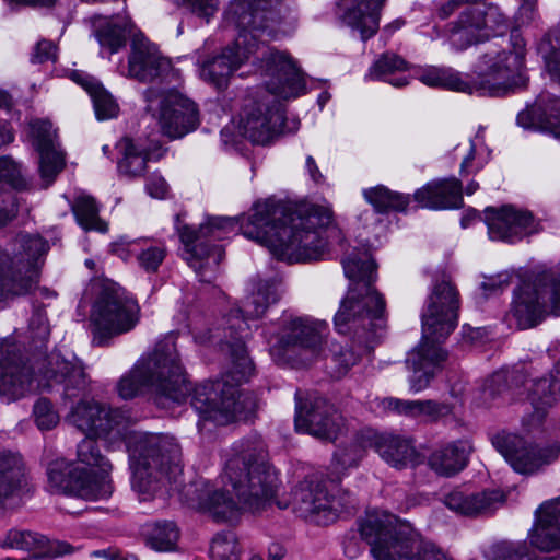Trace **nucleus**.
<instances>
[{
	"instance_id": "f257e3e1",
	"label": "nucleus",
	"mask_w": 560,
	"mask_h": 560,
	"mask_svg": "<svg viewBox=\"0 0 560 560\" xmlns=\"http://www.w3.org/2000/svg\"><path fill=\"white\" fill-rule=\"evenodd\" d=\"M231 13L238 28L235 42L220 55L201 62L200 78L217 89H224L232 73L253 57L254 65L260 63L265 85L272 93L284 98L301 95L305 89L302 71L288 55L267 45L278 32L277 13L270 0H233Z\"/></svg>"
},
{
	"instance_id": "f03ea898",
	"label": "nucleus",
	"mask_w": 560,
	"mask_h": 560,
	"mask_svg": "<svg viewBox=\"0 0 560 560\" xmlns=\"http://www.w3.org/2000/svg\"><path fill=\"white\" fill-rule=\"evenodd\" d=\"M245 318L231 317L233 320L226 327L209 331V341L229 355L230 365L220 380L194 388L190 404L200 417V429L206 422L225 425L236 419H248L257 409L255 395L238 388L255 373L244 342L249 330Z\"/></svg>"
},
{
	"instance_id": "7ed1b4c3",
	"label": "nucleus",
	"mask_w": 560,
	"mask_h": 560,
	"mask_svg": "<svg viewBox=\"0 0 560 560\" xmlns=\"http://www.w3.org/2000/svg\"><path fill=\"white\" fill-rule=\"evenodd\" d=\"M331 219V211L325 207L292 208L270 199L255 203L248 218L256 229L255 237L289 262L322 258L327 246L323 233Z\"/></svg>"
},
{
	"instance_id": "20e7f679",
	"label": "nucleus",
	"mask_w": 560,
	"mask_h": 560,
	"mask_svg": "<svg viewBox=\"0 0 560 560\" xmlns=\"http://www.w3.org/2000/svg\"><path fill=\"white\" fill-rule=\"evenodd\" d=\"M524 52L522 48L486 52L476 66V78L466 81L452 69L425 68L419 80L425 85L445 88L458 92L480 95L504 96L526 86L523 74Z\"/></svg>"
},
{
	"instance_id": "39448f33",
	"label": "nucleus",
	"mask_w": 560,
	"mask_h": 560,
	"mask_svg": "<svg viewBox=\"0 0 560 560\" xmlns=\"http://www.w3.org/2000/svg\"><path fill=\"white\" fill-rule=\"evenodd\" d=\"M144 388L155 394L158 405L165 406L168 401L180 404L186 399L190 387L172 339L158 342L116 384L118 396L125 400L137 397Z\"/></svg>"
},
{
	"instance_id": "423d86ee",
	"label": "nucleus",
	"mask_w": 560,
	"mask_h": 560,
	"mask_svg": "<svg viewBox=\"0 0 560 560\" xmlns=\"http://www.w3.org/2000/svg\"><path fill=\"white\" fill-rule=\"evenodd\" d=\"M182 447L175 436L163 433L140 435L130 454L131 487L141 500L153 498L176 482L183 471Z\"/></svg>"
},
{
	"instance_id": "0eeeda50",
	"label": "nucleus",
	"mask_w": 560,
	"mask_h": 560,
	"mask_svg": "<svg viewBox=\"0 0 560 560\" xmlns=\"http://www.w3.org/2000/svg\"><path fill=\"white\" fill-rule=\"evenodd\" d=\"M360 535L375 560H452L423 541L413 527L387 512H369L360 522Z\"/></svg>"
},
{
	"instance_id": "6e6552de",
	"label": "nucleus",
	"mask_w": 560,
	"mask_h": 560,
	"mask_svg": "<svg viewBox=\"0 0 560 560\" xmlns=\"http://www.w3.org/2000/svg\"><path fill=\"white\" fill-rule=\"evenodd\" d=\"M224 480L250 512L264 510L272 502L280 509L288 506L276 501L279 479L261 445L230 458L225 465Z\"/></svg>"
},
{
	"instance_id": "1a4fd4ad",
	"label": "nucleus",
	"mask_w": 560,
	"mask_h": 560,
	"mask_svg": "<svg viewBox=\"0 0 560 560\" xmlns=\"http://www.w3.org/2000/svg\"><path fill=\"white\" fill-rule=\"evenodd\" d=\"M48 250L47 241L31 234H19L10 252L0 246V303L26 295L37 287Z\"/></svg>"
},
{
	"instance_id": "9d476101",
	"label": "nucleus",
	"mask_w": 560,
	"mask_h": 560,
	"mask_svg": "<svg viewBox=\"0 0 560 560\" xmlns=\"http://www.w3.org/2000/svg\"><path fill=\"white\" fill-rule=\"evenodd\" d=\"M457 317H423L422 338L418 346L407 353L406 364L412 372L410 389L419 393L428 388L436 373L443 369L448 352L442 347L457 325Z\"/></svg>"
},
{
	"instance_id": "9b49d317",
	"label": "nucleus",
	"mask_w": 560,
	"mask_h": 560,
	"mask_svg": "<svg viewBox=\"0 0 560 560\" xmlns=\"http://www.w3.org/2000/svg\"><path fill=\"white\" fill-rule=\"evenodd\" d=\"M291 504L299 516L326 526L335 523L342 513H353L358 501L348 490L339 489L332 493L327 481L312 475L294 487Z\"/></svg>"
},
{
	"instance_id": "f8f14e48",
	"label": "nucleus",
	"mask_w": 560,
	"mask_h": 560,
	"mask_svg": "<svg viewBox=\"0 0 560 560\" xmlns=\"http://www.w3.org/2000/svg\"><path fill=\"white\" fill-rule=\"evenodd\" d=\"M347 278L362 282V288L351 287L342 299L336 315H384V295L371 287L375 281L376 264L368 252L353 253L343 260Z\"/></svg>"
},
{
	"instance_id": "ddd939ff",
	"label": "nucleus",
	"mask_w": 560,
	"mask_h": 560,
	"mask_svg": "<svg viewBox=\"0 0 560 560\" xmlns=\"http://www.w3.org/2000/svg\"><path fill=\"white\" fill-rule=\"evenodd\" d=\"M326 323L311 317H294L282 330L271 354L279 364H307L324 350Z\"/></svg>"
},
{
	"instance_id": "4468645a",
	"label": "nucleus",
	"mask_w": 560,
	"mask_h": 560,
	"mask_svg": "<svg viewBox=\"0 0 560 560\" xmlns=\"http://www.w3.org/2000/svg\"><path fill=\"white\" fill-rule=\"evenodd\" d=\"M485 1L467 4L452 24L450 42L455 49H467L491 36H502L509 31V18L497 4Z\"/></svg>"
},
{
	"instance_id": "2eb2a0df",
	"label": "nucleus",
	"mask_w": 560,
	"mask_h": 560,
	"mask_svg": "<svg viewBox=\"0 0 560 560\" xmlns=\"http://www.w3.org/2000/svg\"><path fill=\"white\" fill-rule=\"evenodd\" d=\"M143 96L147 110L158 119L161 132L167 138H182L199 126L197 104L179 92L149 88Z\"/></svg>"
},
{
	"instance_id": "dca6fc26",
	"label": "nucleus",
	"mask_w": 560,
	"mask_h": 560,
	"mask_svg": "<svg viewBox=\"0 0 560 560\" xmlns=\"http://www.w3.org/2000/svg\"><path fill=\"white\" fill-rule=\"evenodd\" d=\"M268 93L258 100L248 98L240 116V132L256 144H268L278 136L284 125V112L277 97L266 86ZM283 100H285L283 97Z\"/></svg>"
},
{
	"instance_id": "f3484780",
	"label": "nucleus",
	"mask_w": 560,
	"mask_h": 560,
	"mask_svg": "<svg viewBox=\"0 0 560 560\" xmlns=\"http://www.w3.org/2000/svg\"><path fill=\"white\" fill-rule=\"evenodd\" d=\"M47 476L50 487L58 493L85 500L103 499L112 493L110 485L103 476L100 477L78 463L65 458L49 463Z\"/></svg>"
},
{
	"instance_id": "a211bd4d",
	"label": "nucleus",
	"mask_w": 560,
	"mask_h": 560,
	"mask_svg": "<svg viewBox=\"0 0 560 560\" xmlns=\"http://www.w3.org/2000/svg\"><path fill=\"white\" fill-rule=\"evenodd\" d=\"M492 445L505 458L514 471L529 476L555 462L560 454L559 445L541 447L523 438L499 432L491 439Z\"/></svg>"
},
{
	"instance_id": "6ab92c4d",
	"label": "nucleus",
	"mask_w": 560,
	"mask_h": 560,
	"mask_svg": "<svg viewBox=\"0 0 560 560\" xmlns=\"http://www.w3.org/2000/svg\"><path fill=\"white\" fill-rule=\"evenodd\" d=\"M34 371L24 348L14 341L0 340V397L16 401L32 390Z\"/></svg>"
},
{
	"instance_id": "aec40b11",
	"label": "nucleus",
	"mask_w": 560,
	"mask_h": 560,
	"mask_svg": "<svg viewBox=\"0 0 560 560\" xmlns=\"http://www.w3.org/2000/svg\"><path fill=\"white\" fill-rule=\"evenodd\" d=\"M295 429L319 439L334 440L341 428V416L332 404L325 397L307 394L300 397L296 394Z\"/></svg>"
},
{
	"instance_id": "412c9836",
	"label": "nucleus",
	"mask_w": 560,
	"mask_h": 560,
	"mask_svg": "<svg viewBox=\"0 0 560 560\" xmlns=\"http://www.w3.org/2000/svg\"><path fill=\"white\" fill-rule=\"evenodd\" d=\"M188 505L208 513L218 523H234L243 511H248L225 490L212 489L209 482L194 481L183 490Z\"/></svg>"
},
{
	"instance_id": "4be33fe9",
	"label": "nucleus",
	"mask_w": 560,
	"mask_h": 560,
	"mask_svg": "<svg viewBox=\"0 0 560 560\" xmlns=\"http://www.w3.org/2000/svg\"><path fill=\"white\" fill-rule=\"evenodd\" d=\"M237 225L235 218L217 217L211 218L206 224H201L198 230L184 226L179 230V237L185 245L189 264L191 260H212L214 265H219L224 257V252L219 245H210L208 237L214 240L222 238V232L233 231Z\"/></svg>"
},
{
	"instance_id": "5701e85b",
	"label": "nucleus",
	"mask_w": 560,
	"mask_h": 560,
	"mask_svg": "<svg viewBox=\"0 0 560 560\" xmlns=\"http://www.w3.org/2000/svg\"><path fill=\"white\" fill-rule=\"evenodd\" d=\"M513 315H550L560 313V272L548 273L539 280L538 287L522 284L514 291Z\"/></svg>"
},
{
	"instance_id": "b1692460",
	"label": "nucleus",
	"mask_w": 560,
	"mask_h": 560,
	"mask_svg": "<svg viewBox=\"0 0 560 560\" xmlns=\"http://www.w3.org/2000/svg\"><path fill=\"white\" fill-rule=\"evenodd\" d=\"M172 70L170 59L162 56L158 47L145 38H133L128 56L127 72L129 79L141 83L163 80Z\"/></svg>"
},
{
	"instance_id": "393cba45",
	"label": "nucleus",
	"mask_w": 560,
	"mask_h": 560,
	"mask_svg": "<svg viewBox=\"0 0 560 560\" xmlns=\"http://www.w3.org/2000/svg\"><path fill=\"white\" fill-rule=\"evenodd\" d=\"M488 233L491 240L515 243L538 231V222L529 211L504 206L488 210Z\"/></svg>"
},
{
	"instance_id": "a878e982",
	"label": "nucleus",
	"mask_w": 560,
	"mask_h": 560,
	"mask_svg": "<svg viewBox=\"0 0 560 560\" xmlns=\"http://www.w3.org/2000/svg\"><path fill=\"white\" fill-rule=\"evenodd\" d=\"M43 373L48 381L63 386L66 398L84 395L89 388L90 381L84 366L74 355L67 359L60 351H52L46 358Z\"/></svg>"
},
{
	"instance_id": "bb28decb",
	"label": "nucleus",
	"mask_w": 560,
	"mask_h": 560,
	"mask_svg": "<svg viewBox=\"0 0 560 560\" xmlns=\"http://www.w3.org/2000/svg\"><path fill=\"white\" fill-rule=\"evenodd\" d=\"M26 486V468L20 453L0 450V514L19 505Z\"/></svg>"
},
{
	"instance_id": "cd10ccee",
	"label": "nucleus",
	"mask_w": 560,
	"mask_h": 560,
	"mask_svg": "<svg viewBox=\"0 0 560 560\" xmlns=\"http://www.w3.org/2000/svg\"><path fill=\"white\" fill-rule=\"evenodd\" d=\"M94 296L92 315H137V301L124 289L107 280H94L85 295Z\"/></svg>"
},
{
	"instance_id": "c85d7f7f",
	"label": "nucleus",
	"mask_w": 560,
	"mask_h": 560,
	"mask_svg": "<svg viewBox=\"0 0 560 560\" xmlns=\"http://www.w3.org/2000/svg\"><path fill=\"white\" fill-rule=\"evenodd\" d=\"M30 135L39 153V172L46 186L50 185L65 165L63 155L55 148V130L45 119L30 121Z\"/></svg>"
},
{
	"instance_id": "c756f323",
	"label": "nucleus",
	"mask_w": 560,
	"mask_h": 560,
	"mask_svg": "<svg viewBox=\"0 0 560 560\" xmlns=\"http://www.w3.org/2000/svg\"><path fill=\"white\" fill-rule=\"evenodd\" d=\"M359 441L363 446L374 448L386 463L398 469L417 463L415 447L400 436L378 434L366 429L360 432Z\"/></svg>"
},
{
	"instance_id": "7c9ffc66",
	"label": "nucleus",
	"mask_w": 560,
	"mask_h": 560,
	"mask_svg": "<svg viewBox=\"0 0 560 560\" xmlns=\"http://www.w3.org/2000/svg\"><path fill=\"white\" fill-rule=\"evenodd\" d=\"M529 540L545 552L560 550V497L545 501L537 509Z\"/></svg>"
},
{
	"instance_id": "2f4dec72",
	"label": "nucleus",
	"mask_w": 560,
	"mask_h": 560,
	"mask_svg": "<svg viewBox=\"0 0 560 560\" xmlns=\"http://www.w3.org/2000/svg\"><path fill=\"white\" fill-rule=\"evenodd\" d=\"M505 501V495L499 490H485L467 493L462 490H453L444 497L445 505L464 516H479L493 512Z\"/></svg>"
},
{
	"instance_id": "473e14b6",
	"label": "nucleus",
	"mask_w": 560,
	"mask_h": 560,
	"mask_svg": "<svg viewBox=\"0 0 560 560\" xmlns=\"http://www.w3.org/2000/svg\"><path fill=\"white\" fill-rule=\"evenodd\" d=\"M334 326L338 334L350 336L366 351L374 349L387 329L385 317H334Z\"/></svg>"
},
{
	"instance_id": "72a5a7b5",
	"label": "nucleus",
	"mask_w": 560,
	"mask_h": 560,
	"mask_svg": "<svg viewBox=\"0 0 560 560\" xmlns=\"http://www.w3.org/2000/svg\"><path fill=\"white\" fill-rule=\"evenodd\" d=\"M415 200L423 208L441 210L460 208L463 187L455 177L428 183L413 194Z\"/></svg>"
},
{
	"instance_id": "f704fd0d",
	"label": "nucleus",
	"mask_w": 560,
	"mask_h": 560,
	"mask_svg": "<svg viewBox=\"0 0 560 560\" xmlns=\"http://www.w3.org/2000/svg\"><path fill=\"white\" fill-rule=\"evenodd\" d=\"M528 400L533 412L523 419V423L528 427H538L546 418L548 409L560 400V375L556 368L548 376L534 382Z\"/></svg>"
},
{
	"instance_id": "c9c22d12",
	"label": "nucleus",
	"mask_w": 560,
	"mask_h": 560,
	"mask_svg": "<svg viewBox=\"0 0 560 560\" xmlns=\"http://www.w3.org/2000/svg\"><path fill=\"white\" fill-rule=\"evenodd\" d=\"M386 0H353L342 14V22L360 33L362 40L373 37L380 26V15Z\"/></svg>"
},
{
	"instance_id": "e433bc0d",
	"label": "nucleus",
	"mask_w": 560,
	"mask_h": 560,
	"mask_svg": "<svg viewBox=\"0 0 560 560\" xmlns=\"http://www.w3.org/2000/svg\"><path fill=\"white\" fill-rule=\"evenodd\" d=\"M470 452L471 446L468 442H451L432 452L428 463L436 474L451 477L466 467Z\"/></svg>"
},
{
	"instance_id": "4c0bfd02",
	"label": "nucleus",
	"mask_w": 560,
	"mask_h": 560,
	"mask_svg": "<svg viewBox=\"0 0 560 560\" xmlns=\"http://www.w3.org/2000/svg\"><path fill=\"white\" fill-rule=\"evenodd\" d=\"M427 306L429 315H458L460 296L450 278L443 276L434 283Z\"/></svg>"
},
{
	"instance_id": "58836bf2",
	"label": "nucleus",
	"mask_w": 560,
	"mask_h": 560,
	"mask_svg": "<svg viewBox=\"0 0 560 560\" xmlns=\"http://www.w3.org/2000/svg\"><path fill=\"white\" fill-rule=\"evenodd\" d=\"M517 124L525 129H540L560 139V97L549 101L544 115L535 107L526 108L517 115Z\"/></svg>"
},
{
	"instance_id": "ea45409f",
	"label": "nucleus",
	"mask_w": 560,
	"mask_h": 560,
	"mask_svg": "<svg viewBox=\"0 0 560 560\" xmlns=\"http://www.w3.org/2000/svg\"><path fill=\"white\" fill-rule=\"evenodd\" d=\"M119 150L121 158L117 162L118 173L127 178L141 177L147 170L148 150L131 138H124Z\"/></svg>"
},
{
	"instance_id": "a19ab883",
	"label": "nucleus",
	"mask_w": 560,
	"mask_h": 560,
	"mask_svg": "<svg viewBox=\"0 0 560 560\" xmlns=\"http://www.w3.org/2000/svg\"><path fill=\"white\" fill-rule=\"evenodd\" d=\"M138 317H91L89 328L93 335V343L103 347L121 334L131 330Z\"/></svg>"
},
{
	"instance_id": "79ce46f5",
	"label": "nucleus",
	"mask_w": 560,
	"mask_h": 560,
	"mask_svg": "<svg viewBox=\"0 0 560 560\" xmlns=\"http://www.w3.org/2000/svg\"><path fill=\"white\" fill-rule=\"evenodd\" d=\"M131 26L129 19H125L121 23L106 18L100 19L95 24V36L102 48L115 54L126 45V33L131 32Z\"/></svg>"
},
{
	"instance_id": "37998d69",
	"label": "nucleus",
	"mask_w": 560,
	"mask_h": 560,
	"mask_svg": "<svg viewBox=\"0 0 560 560\" xmlns=\"http://www.w3.org/2000/svg\"><path fill=\"white\" fill-rule=\"evenodd\" d=\"M131 423L128 410L104 406L102 422L98 423V436L112 441L124 440Z\"/></svg>"
},
{
	"instance_id": "c03bdc74",
	"label": "nucleus",
	"mask_w": 560,
	"mask_h": 560,
	"mask_svg": "<svg viewBox=\"0 0 560 560\" xmlns=\"http://www.w3.org/2000/svg\"><path fill=\"white\" fill-rule=\"evenodd\" d=\"M77 457L79 466L83 464L86 466V469L92 470L93 474L100 477L103 476L107 480L106 476L110 471L112 465L102 454L96 440L90 436L83 439L78 444Z\"/></svg>"
},
{
	"instance_id": "a18cd8bd",
	"label": "nucleus",
	"mask_w": 560,
	"mask_h": 560,
	"mask_svg": "<svg viewBox=\"0 0 560 560\" xmlns=\"http://www.w3.org/2000/svg\"><path fill=\"white\" fill-rule=\"evenodd\" d=\"M71 208L78 223L84 230H93L101 233L107 231V223L100 218V208L93 197L80 195L74 199Z\"/></svg>"
},
{
	"instance_id": "49530a36",
	"label": "nucleus",
	"mask_w": 560,
	"mask_h": 560,
	"mask_svg": "<svg viewBox=\"0 0 560 560\" xmlns=\"http://www.w3.org/2000/svg\"><path fill=\"white\" fill-rule=\"evenodd\" d=\"M147 544L156 551H171L176 547L179 530L173 522H156L147 525L143 532Z\"/></svg>"
},
{
	"instance_id": "de8ad7c7",
	"label": "nucleus",
	"mask_w": 560,
	"mask_h": 560,
	"mask_svg": "<svg viewBox=\"0 0 560 560\" xmlns=\"http://www.w3.org/2000/svg\"><path fill=\"white\" fill-rule=\"evenodd\" d=\"M104 405L96 401H80L71 411L70 421L80 431L98 435Z\"/></svg>"
},
{
	"instance_id": "09e8293b",
	"label": "nucleus",
	"mask_w": 560,
	"mask_h": 560,
	"mask_svg": "<svg viewBox=\"0 0 560 560\" xmlns=\"http://www.w3.org/2000/svg\"><path fill=\"white\" fill-rule=\"evenodd\" d=\"M364 197L380 213L389 210L404 211L408 206V197L393 192L384 186L364 190Z\"/></svg>"
},
{
	"instance_id": "8fccbe9b",
	"label": "nucleus",
	"mask_w": 560,
	"mask_h": 560,
	"mask_svg": "<svg viewBox=\"0 0 560 560\" xmlns=\"http://www.w3.org/2000/svg\"><path fill=\"white\" fill-rule=\"evenodd\" d=\"M28 186L22 165L11 156H0V194L24 190Z\"/></svg>"
},
{
	"instance_id": "3c124183",
	"label": "nucleus",
	"mask_w": 560,
	"mask_h": 560,
	"mask_svg": "<svg viewBox=\"0 0 560 560\" xmlns=\"http://www.w3.org/2000/svg\"><path fill=\"white\" fill-rule=\"evenodd\" d=\"M48 539L38 533L23 529H11L7 533L1 546L24 551L36 552L46 547Z\"/></svg>"
},
{
	"instance_id": "603ef678",
	"label": "nucleus",
	"mask_w": 560,
	"mask_h": 560,
	"mask_svg": "<svg viewBox=\"0 0 560 560\" xmlns=\"http://www.w3.org/2000/svg\"><path fill=\"white\" fill-rule=\"evenodd\" d=\"M82 84L91 95L96 117L100 120L113 118L118 114L116 101L102 85L92 81H84Z\"/></svg>"
},
{
	"instance_id": "864d4df0",
	"label": "nucleus",
	"mask_w": 560,
	"mask_h": 560,
	"mask_svg": "<svg viewBox=\"0 0 560 560\" xmlns=\"http://www.w3.org/2000/svg\"><path fill=\"white\" fill-rule=\"evenodd\" d=\"M210 556L213 560H241L236 535L231 530L219 533L212 539Z\"/></svg>"
},
{
	"instance_id": "5fc2aeb1",
	"label": "nucleus",
	"mask_w": 560,
	"mask_h": 560,
	"mask_svg": "<svg viewBox=\"0 0 560 560\" xmlns=\"http://www.w3.org/2000/svg\"><path fill=\"white\" fill-rule=\"evenodd\" d=\"M407 69L408 63L400 56L393 52H385L373 63L369 77L372 79H381L384 75Z\"/></svg>"
},
{
	"instance_id": "6e6d98bb",
	"label": "nucleus",
	"mask_w": 560,
	"mask_h": 560,
	"mask_svg": "<svg viewBox=\"0 0 560 560\" xmlns=\"http://www.w3.org/2000/svg\"><path fill=\"white\" fill-rule=\"evenodd\" d=\"M33 417L37 428L42 431L54 429L59 423V415L51 401L45 397L36 400L33 407Z\"/></svg>"
},
{
	"instance_id": "4d7b16f0",
	"label": "nucleus",
	"mask_w": 560,
	"mask_h": 560,
	"mask_svg": "<svg viewBox=\"0 0 560 560\" xmlns=\"http://www.w3.org/2000/svg\"><path fill=\"white\" fill-rule=\"evenodd\" d=\"M486 556L489 560H517L528 557V548L524 544L501 541L492 545Z\"/></svg>"
},
{
	"instance_id": "13d9d810",
	"label": "nucleus",
	"mask_w": 560,
	"mask_h": 560,
	"mask_svg": "<svg viewBox=\"0 0 560 560\" xmlns=\"http://www.w3.org/2000/svg\"><path fill=\"white\" fill-rule=\"evenodd\" d=\"M359 361L360 354L349 346H338L331 350V362L335 365L334 374L336 377L346 375Z\"/></svg>"
},
{
	"instance_id": "bf43d9fd",
	"label": "nucleus",
	"mask_w": 560,
	"mask_h": 560,
	"mask_svg": "<svg viewBox=\"0 0 560 560\" xmlns=\"http://www.w3.org/2000/svg\"><path fill=\"white\" fill-rule=\"evenodd\" d=\"M360 433L357 434L355 443L339 450L335 453L334 458L338 465V467L342 469H347L349 467H354L359 464V462L364 456V450L371 448V446H363L360 441Z\"/></svg>"
},
{
	"instance_id": "052dcab7",
	"label": "nucleus",
	"mask_w": 560,
	"mask_h": 560,
	"mask_svg": "<svg viewBox=\"0 0 560 560\" xmlns=\"http://www.w3.org/2000/svg\"><path fill=\"white\" fill-rule=\"evenodd\" d=\"M166 250L162 246H150L137 256L139 266L147 272H155L163 262Z\"/></svg>"
},
{
	"instance_id": "680f3d73",
	"label": "nucleus",
	"mask_w": 560,
	"mask_h": 560,
	"mask_svg": "<svg viewBox=\"0 0 560 560\" xmlns=\"http://www.w3.org/2000/svg\"><path fill=\"white\" fill-rule=\"evenodd\" d=\"M277 301L276 296L266 294L264 291L258 290L252 295L243 308L238 312L243 315H262L267 312L268 306Z\"/></svg>"
},
{
	"instance_id": "e2e57ef3",
	"label": "nucleus",
	"mask_w": 560,
	"mask_h": 560,
	"mask_svg": "<svg viewBox=\"0 0 560 560\" xmlns=\"http://www.w3.org/2000/svg\"><path fill=\"white\" fill-rule=\"evenodd\" d=\"M182 4L196 16L209 22L219 11V0H180Z\"/></svg>"
},
{
	"instance_id": "0e129e2a",
	"label": "nucleus",
	"mask_w": 560,
	"mask_h": 560,
	"mask_svg": "<svg viewBox=\"0 0 560 560\" xmlns=\"http://www.w3.org/2000/svg\"><path fill=\"white\" fill-rule=\"evenodd\" d=\"M509 374L505 371L493 373L485 383L483 392L490 398L495 399L509 388Z\"/></svg>"
},
{
	"instance_id": "69168bd1",
	"label": "nucleus",
	"mask_w": 560,
	"mask_h": 560,
	"mask_svg": "<svg viewBox=\"0 0 560 560\" xmlns=\"http://www.w3.org/2000/svg\"><path fill=\"white\" fill-rule=\"evenodd\" d=\"M452 408L447 404L435 400H419V417H427L431 421H436L442 417L450 415Z\"/></svg>"
},
{
	"instance_id": "338daca9",
	"label": "nucleus",
	"mask_w": 560,
	"mask_h": 560,
	"mask_svg": "<svg viewBox=\"0 0 560 560\" xmlns=\"http://www.w3.org/2000/svg\"><path fill=\"white\" fill-rule=\"evenodd\" d=\"M383 406L386 409L394 410L399 415L409 417H419V400H401L398 398H385Z\"/></svg>"
},
{
	"instance_id": "774afa93",
	"label": "nucleus",
	"mask_w": 560,
	"mask_h": 560,
	"mask_svg": "<svg viewBox=\"0 0 560 560\" xmlns=\"http://www.w3.org/2000/svg\"><path fill=\"white\" fill-rule=\"evenodd\" d=\"M57 57V46L47 39L39 40L35 46V51L33 54V61L35 62H46L49 60L55 61Z\"/></svg>"
}]
</instances>
